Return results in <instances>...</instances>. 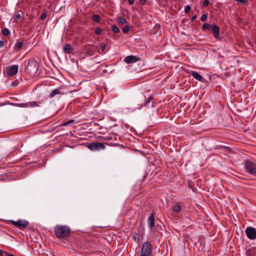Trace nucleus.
<instances>
[{"label":"nucleus","instance_id":"nucleus-38","mask_svg":"<svg viewBox=\"0 0 256 256\" xmlns=\"http://www.w3.org/2000/svg\"><path fill=\"white\" fill-rule=\"evenodd\" d=\"M46 18V14L44 12L41 15V16H40V18L42 20H44V18Z\"/></svg>","mask_w":256,"mask_h":256},{"label":"nucleus","instance_id":"nucleus-28","mask_svg":"<svg viewBox=\"0 0 256 256\" xmlns=\"http://www.w3.org/2000/svg\"><path fill=\"white\" fill-rule=\"evenodd\" d=\"M188 186L193 191L195 190L194 188V185L192 182H188Z\"/></svg>","mask_w":256,"mask_h":256},{"label":"nucleus","instance_id":"nucleus-13","mask_svg":"<svg viewBox=\"0 0 256 256\" xmlns=\"http://www.w3.org/2000/svg\"><path fill=\"white\" fill-rule=\"evenodd\" d=\"M154 97L152 96H148L146 100V102L144 103V106L150 107H154V102L152 101Z\"/></svg>","mask_w":256,"mask_h":256},{"label":"nucleus","instance_id":"nucleus-43","mask_svg":"<svg viewBox=\"0 0 256 256\" xmlns=\"http://www.w3.org/2000/svg\"><path fill=\"white\" fill-rule=\"evenodd\" d=\"M4 46V42L2 40H0V48H2Z\"/></svg>","mask_w":256,"mask_h":256},{"label":"nucleus","instance_id":"nucleus-24","mask_svg":"<svg viewBox=\"0 0 256 256\" xmlns=\"http://www.w3.org/2000/svg\"><path fill=\"white\" fill-rule=\"evenodd\" d=\"M111 29L114 32L117 33L120 32L119 28L115 25H113L111 27Z\"/></svg>","mask_w":256,"mask_h":256},{"label":"nucleus","instance_id":"nucleus-11","mask_svg":"<svg viewBox=\"0 0 256 256\" xmlns=\"http://www.w3.org/2000/svg\"><path fill=\"white\" fill-rule=\"evenodd\" d=\"M147 222L148 226L150 228H152L154 227L155 224L154 214H152L148 218Z\"/></svg>","mask_w":256,"mask_h":256},{"label":"nucleus","instance_id":"nucleus-6","mask_svg":"<svg viewBox=\"0 0 256 256\" xmlns=\"http://www.w3.org/2000/svg\"><path fill=\"white\" fill-rule=\"evenodd\" d=\"M10 222L12 225L20 229H24L26 228L28 224V222L26 220H18L17 221L14 220H10Z\"/></svg>","mask_w":256,"mask_h":256},{"label":"nucleus","instance_id":"nucleus-26","mask_svg":"<svg viewBox=\"0 0 256 256\" xmlns=\"http://www.w3.org/2000/svg\"><path fill=\"white\" fill-rule=\"evenodd\" d=\"M14 105L18 106V107H22V108H27L26 103H20V104H15Z\"/></svg>","mask_w":256,"mask_h":256},{"label":"nucleus","instance_id":"nucleus-44","mask_svg":"<svg viewBox=\"0 0 256 256\" xmlns=\"http://www.w3.org/2000/svg\"><path fill=\"white\" fill-rule=\"evenodd\" d=\"M5 252V251L0 250V256H2Z\"/></svg>","mask_w":256,"mask_h":256},{"label":"nucleus","instance_id":"nucleus-27","mask_svg":"<svg viewBox=\"0 0 256 256\" xmlns=\"http://www.w3.org/2000/svg\"><path fill=\"white\" fill-rule=\"evenodd\" d=\"M74 122V120H70L67 122H64L62 124V126H66L69 124H72Z\"/></svg>","mask_w":256,"mask_h":256},{"label":"nucleus","instance_id":"nucleus-23","mask_svg":"<svg viewBox=\"0 0 256 256\" xmlns=\"http://www.w3.org/2000/svg\"><path fill=\"white\" fill-rule=\"evenodd\" d=\"M1 32L2 33L4 36H8L10 34V30L6 28H2Z\"/></svg>","mask_w":256,"mask_h":256},{"label":"nucleus","instance_id":"nucleus-34","mask_svg":"<svg viewBox=\"0 0 256 256\" xmlns=\"http://www.w3.org/2000/svg\"><path fill=\"white\" fill-rule=\"evenodd\" d=\"M86 54L89 56H92L94 54V51L92 49H88L86 51Z\"/></svg>","mask_w":256,"mask_h":256},{"label":"nucleus","instance_id":"nucleus-45","mask_svg":"<svg viewBox=\"0 0 256 256\" xmlns=\"http://www.w3.org/2000/svg\"><path fill=\"white\" fill-rule=\"evenodd\" d=\"M5 254H6V256H14V254H9L7 252H5Z\"/></svg>","mask_w":256,"mask_h":256},{"label":"nucleus","instance_id":"nucleus-22","mask_svg":"<svg viewBox=\"0 0 256 256\" xmlns=\"http://www.w3.org/2000/svg\"><path fill=\"white\" fill-rule=\"evenodd\" d=\"M22 44H23V42H18L15 44L14 48L15 49H16L17 50H20L22 48Z\"/></svg>","mask_w":256,"mask_h":256},{"label":"nucleus","instance_id":"nucleus-12","mask_svg":"<svg viewBox=\"0 0 256 256\" xmlns=\"http://www.w3.org/2000/svg\"><path fill=\"white\" fill-rule=\"evenodd\" d=\"M74 49L70 44H66L63 47V50L65 53L72 54Z\"/></svg>","mask_w":256,"mask_h":256},{"label":"nucleus","instance_id":"nucleus-3","mask_svg":"<svg viewBox=\"0 0 256 256\" xmlns=\"http://www.w3.org/2000/svg\"><path fill=\"white\" fill-rule=\"evenodd\" d=\"M153 246L149 242L143 243L140 248V256H152Z\"/></svg>","mask_w":256,"mask_h":256},{"label":"nucleus","instance_id":"nucleus-16","mask_svg":"<svg viewBox=\"0 0 256 256\" xmlns=\"http://www.w3.org/2000/svg\"><path fill=\"white\" fill-rule=\"evenodd\" d=\"M191 75L196 80L202 81V76L196 71H192Z\"/></svg>","mask_w":256,"mask_h":256},{"label":"nucleus","instance_id":"nucleus-15","mask_svg":"<svg viewBox=\"0 0 256 256\" xmlns=\"http://www.w3.org/2000/svg\"><path fill=\"white\" fill-rule=\"evenodd\" d=\"M60 94H62V93L61 92L60 90L58 88H56L50 92L48 96L50 98H52L54 97L56 95Z\"/></svg>","mask_w":256,"mask_h":256},{"label":"nucleus","instance_id":"nucleus-31","mask_svg":"<svg viewBox=\"0 0 256 256\" xmlns=\"http://www.w3.org/2000/svg\"><path fill=\"white\" fill-rule=\"evenodd\" d=\"M190 10L191 7L189 5L186 6L184 8L185 13L188 14L190 12Z\"/></svg>","mask_w":256,"mask_h":256},{"label":"nucleus","instance_id":"nucleus-33","mask_svg":"<svg viewBox=\"0 0 256 256\" xmlns=\"http://www.w3.org/2000/svg\"><path fill=\"white\" fill-rule=\"evenodd\" d=\"M102 29L100 28H96L95 30V32L96 34H102Z\"/></svg>","mask_w":256,"mask_h":256},{"label":"nucleus","instance_id":"nucleus-35","mask_svg":"<svg viewBox=\"0 0 256 256\" xmlns=\"http://www.w3.org/2000/svg\"><path fill=\"white\" fill-rule=\"evenodd\" d=\"M208 18V15L206 14H204L202 15L200 18V20L202 22L205 21Z\"/></svg>","mask_w":256,"mask_h":256},{"label":"nucleus","instance_id":"nucleus-32","mask_svg":"<svg viewBox=\"0 0 256 256\" xmlns=\"http://www.w3.org/2000/svg\"><path fill=\"white\" fill-rule=\"evenodd\" d=\"M129 30H130V26H128L124 27L122 28V32L124 33H127L129 32Z\"/></svg>","mask_w":256,"mask_h":256},{"label":"nucleus","instance_id":"nucleus-37","mask_svg":"<svg viewBox=\"0 0 256 256\" xmlns=\"http://www.w3.org/2000/svg\"><path fill=\"white\" fill-rule=\"evenodd\" d=\"M209 4V1L208 0H204L203 2V5L205 6H207Z\"/></svg>","mask_w":256,"mask_h":256},{"label":"nucleus","instance_id":"nucleus-41","mask_svg":"<svg viewBox=\"0 0 256 256\" xmlns=\"http://www.w3.org/2000/svg\"><path fill=\"white\" fill-rule=\"evenodd\" d=\"M196 18H197V16L196 15L192 16L191 18V21L194 22Z\"/></svg>","mask_w":256,"mask_h":256},{"label":"nucleus","instance_id":"nucleus-2","mask_svg":"<svg viewBox=\"0 0 256 256\" xmlns=\"http://www.w3.org/2000/svg\"><path fill=\"white\" fill-rule=\"evenodd\" d=\"M38 68V64L37 62L34 58L30 59L26 66V72L30 76L33 77L36 76Z\"/></svg>","mask_w":256,"mask_h":256},{"label":"nucleus","instance_id":"nucleus-30","mask_svg":"<svg viewBox=\"0 0 256 256\" xmlns=\"http://www.w3.org/2000/svg\"><path fill=\"white\" fill-rule=\"evenodd\" d=\"M106 45L105 44H102L101 46V51L102 52H99V53L100 54H104L106 53V52H105V49H106Z\"/></svg>","mask_w":256,"mask_h":256},{"label":"nucleus","instance_id":"nucleus-21","mask_svg":"<svg viewBox=\"0 0 256 256\" xmlns=\"http://www.w3.org/2000/svg\"><path fill=\"white\" fill-rule=\"evenodd\" d=\"M92 20L94 22H99L100 20V17L99 15L94 14L92 17Z\"/></svg>","mask_w":256,"mask_h":256},{"label":"nucleus","instance_id":"nucleus-39","mask_svg":"<svg viewBox=\"0 0 256 256\" xmlns=\"http://www.w3.org/2000/svg\"><path fill=\"white\" fill-rule=\"evenodd\" d=\"M16 18H17V19H20L22 17L21 16V14H20V13H18L16 14L15 16Z\"/></svg>","mask_w":256,"mask_h":256},{"label":"nucleus","instance_id":"nucleus-5","mask_svg":"<svg viewBox=\"0 0 256 256\" xmlns=\"http://www.w3.org/2000/svg\"><path fill=\"white\" fill-rule=\"evenodd\" d=\"M87 147L89 150L93 152L98 151L105 148L104 144L100 142L90 143L87 146Z\"/></svg>","mask_w":256,"mask_h":256},{"label":"nucleus","instance_id":"nucleus-7","mask_svg":"<svg viewBox=\"0 0 256 256\" xmlns=\"http://www.w3.org/2000/svg\"><path fill=\"white\" fill-rule=\"evenodd\" d=\"M246 233L248 238L250 240L256 238V229L252 227H248L246 228Z\"/></svg>","mask_w":256,"mask_h":256},{"label":"nucleus","instance_id":"nucleus-4","mask_svg":"<svg viewBox=\"0 0 256 256\" xmlns=\"http://www.w3.org/2000/svg\"><path fill=\"white\" fill-rule=\"evenodd\" d=\"M245 168L248 173L256 176V163L250 160L245 161Z\"/></svg>","mask_w":256,"mask_h":256},{"label":"nucleus","instance_id":"nucleus-42","mask_svg":"<svg viewBox=\"0 0 256 256\" xmlns=\"http://www.w3.org/2000/svg\"><path fill=\"white\" fill-rule=\"evenodd\" d=\"M135 0H128L130 4H133Z\"/></svg>","mask_w":256,"mask_h":256},{"label":"nucleus","instance_id":"nucleus-8","mask_svg":"<svg viewBox=\"0 0 256 256\" xmlns=\"http://www.w3.org/2000/svg\"><path fill=\"white\" fill-rule=\"evenodd\" d=\"M140 60V58L135 56H128L124 59V62L127 64H133Z\"/></svg>","mask_w":256,"mask_h":256},{"label":"nucleus","instance_id":"nucleus-10","mask_svg":"<svg viewBox=\"0 0 256 256\" xmlns=\"http://www.w3.org/2000/svg\"><path fill=\"white\" fill-rule=\"evenodd\" d=\"M210 33H212L215 38L218 39L219 38V34L220 32V29L218 26L216 24H212L210 28Z\"/></svg>","mask_w":256,"mask_h":256},{"label":"nucleus","instance_id":"nucleus-9","mask_svg":"<svg viewBox=\"0 0 256 256\" xmlns=\"http://www.w3.org/2000/svg\"><path fill=\"white\" fill-rule=\"evenodd\" d=\"M18 66L13 65L7 68V74L8 76H12L16 75L18 72Z\"/></svg>","mask_w":256,"mask_h":256},{"label":"nucleus","instance_id":"nucleus-25","mask_svg":"<svg viewBox=\"0 0 256 256\" xmlns=\"http://www.w3.org/2000/svg\"><path fill=\"white\" fill-rule=\"evenodd\" d=\"M126 21V18L124 17L120 16L118 18V22L120 24H124Z\"/></svg>","mask_w":256,"mask_h":256},{"label":"nucleus","instance_id":"nucleus-29","mask_svg":"<svg viewBox=\"0 0 256 256\" xmlns=\"http://www.w3.org/2000/svg\"><path fill=\"white\" fill-rule=\"evenodd\" d=\"M133 238L135 242H138L139 241H140V237H139V234H136L134 236H133Z\"/></svg>","mask_w":256,"mask_h":256},{"label":"nucleus","instance_id":"nucleus-20","mask_svg":"<svg viewBox=\"0 0 256 256\" xmlns=\"http://www.w3.org/2000/svg\"><path fill=\"white\" fill-rule=\"evenodd\" d=\"M160 25L158 24H156L155 26L153 28L152 33L154 34H156L158 33L160 31Z\"/></svg>","mask_w":256,"mask_h":256},{"label":"nucleus","instance_id":"nucleus-14","mask_svg":"<svg viewBox=\"0 0 256 256\" xmlns=\"http://www.w3.org/2000/svg\"><path fill=\"white\" fill-rule=\"evenodd\" d=\"M246 254L247 256H256V248L252 247L248 249Z\"/></svg>","mask_w":256,"mask_h":256},{"label":"nucleus","instance_id":"nucleus-17","mask_svg":"<svg viewBox=\"0 0 256 256\" xmlns=\"http://www.w3.org/2000/svg\"><path fill=\"white\" fill-rule=\"evenodd\" d=\"M212 27V24H208V23H205L202 26V28L204 30H208V32L210 33V28Z\"/></svg>","mask_w":256,"mask_h":256},{"label":"nucleus","instance_id":"nucleus-40","mask_svg":"<svg viewBox=\"0 0 256 256\" xmlns=\"http://www.w3.org/2000/svg\"><path fill=\"white\" fill-rule=\"evenodd\" d=\"M140 2L142 5H144L146 3V0H140Z\"/></svg>","mask_w":256,"mask_h":256},{"label":"nucleus","instance_id":"nucleus-19","mask_svg":"<svg viewBox=\"0 0 256 256\" xmlns=\"http://www.w3.org/2000/svg\"><path fill=\"white\" fill-rule=\"evenodd\" d=\"M26 104H27V106H26L27 107H31V108L39 106L38 102H26Z\"/></svg>","mask_w":256,"mask_h":256},{"label":"nucleus","instance_id":"nucleus-1","mask_svg":"<svg viewBox=\"0 0 256 256\" xmlns=\"http://www.w3.org/2000/svg\"><path fill=\"white\" fill-rule=\"evenodd\" d=\"M54 230L56 237L63 242L67 241L71 234L70 228L66 225H56Z\"/></svg>","mask_w":256,"mask_h":256},{"label":"nucleus","instance_id":"nucleus-18","mask_svg":"<svg viewBox=\"0 0 256 256\" xmlns=\"http://www.w3.org/2000/svg\"><path fill=\"white\" fill-rule=\"evenodd\" d=\"M181 210L180 206L178 204H174L172 206V210L175 212H180Z\"/></svg>","mask_w":256,"mask_h":256},{"label":"nucleus","instance_id":"nucleus-36","mask_svg":"<svg viewBox=\"0 0 256 256\" xmlns=\"http://www.w3.org/2000/svg\"><path fill=\"white\" fill-rule=\"evenodd\" d=\"M239 3L246 4L248 2V0H234Z\"/></svg>","mask_w":256,"mask_h":256}]
</instances>
